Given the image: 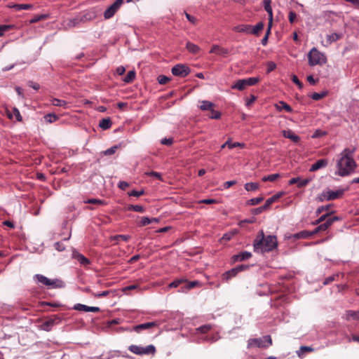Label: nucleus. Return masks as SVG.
Listing matches in <instances>:
<instances>
[{
    "instance_id": "32",
    "label": "nucleus",
    "mask_w": 359,
    "mask_h": 359,
    "mask_svg": "<svg viewBox=\"0 0 359 359\" xmlns=\"http://www.w3.org/2000/svg\"><path fill=\"white\" fill-rule=\"evenodd\" d=\"M271 0H264V9L269 14V17H270L271 20L273 19V11L272 8L271 6Z\"/></svg>"
},
{
    "instance_id": "60",
    "label": "nucleus",
    "mask_w": 359,
    "mask_h": 359,
    "mask_svg": "<svg viewBox=\"0 0 359 359\" xmlns=\"http://www.w3.org/2000/svg\"><path fill=\"white\" fill-rule=\"evenodd\" d=\"M162 144L164 145H171L173 143V139L172 138H163L161 141Z\"/></svg>"
},
{
    "instance_id": "54",
    "label": "nucleus",
    "mask_w": 359,
    "mask_h": 359,
    "mask_svg": "<svg viewBox=\"0 0 359 359\" xmlns=\"http://www.w3.org/2000/svg\"><path fill=\"white\" fill-rule=\"evenodd\" d=\"M276 68V65L273 62H267V73H269L273 71Z\"/></svg>"
},
{
    "instance_id": "22",
    "label": "nucleus",
    "mask_w": 359,
    "mask_h": 359,
    "mask_svg": "<svg viewBox=\"0 0 359 359\" xmlns=\"http://www.w3.org/2000/svg\"><path fill=\"white\" fill-rule=\"evenodd\" d=\"M247 87L246 81L245 79H239L236 81L234 84L231 86L233 89H237L239 90H243Z\"/></svg>"
},
{
    "instance_id": "6",
    "label": "nucleus",
    "mask_w": 359,
    "mask_h": 359,
    "mask_svg": "<svg viewBox=\"0 0 359 359\" xmlns=\"http://www.w3.org/2000/svg\"><path fill=\"white\" fill-rule=\"evenodd\" d=\"M35 278L38 282L52 288H61L64 287V283L58 279L51 280L41 274H36Z\"/></svg>"
},
{
    "instance_id": "28",
    "label": "nucleus",
    "mask_w": 359,
    "mask_h": 359,
    "mask_svg": "<svg viewBox=\"0 0 359 359\" xmlns=\"http://www.w3.org/2000/svg\"><path fill=\"white\" fill-rule=\"evenodd\" d=\"M9 8H12L15 9L16 11H20V10H29L32 8L33 6L32 4H13L9 5Z\"/></svg>"
},
{
    "instance_id": "38",
    "label": "nucleus",
    "mask_w": 359,
    "mask_h": 359,
    "mask_svg": "<svg viewBox=\"0 0 359 359\" xmlns=\"http://www.w3.org/2000/svg\"><path fill=\"white\" fill-rule=\"evenodd\" d=\"M279 177H280V175L279 174H272V175H267V176H264L262 178V181L263 182H267V181L274 182L277 179H278Z\"/></svg>"
},
{
    "instance_id": "44",
    "label": "nucleus",
    "mask_w": 359,
    "mask_h": 359,
    "mask_svg": "<svg viewBox=\"0 0 359 359\" xmlns=\"http://www.w3.org/2000/svg\"><path fill=\"white\" fill-rule=\"evenodd\" d=\"M245 80L246 81L247 86H249L257 84L259 82V79L258 77H250L245 79Z\"/></svg>"
},
{
    "instance_id": "4",
    "label": "nucleus",
    "mask_w": 359,
    "mask_h": 359,
    "mask_svg": "<svg viewBox=\"0 0 359 359\" xmlns=\"http://www.w3.org/2000/svg\"><path fill=\"white\" fill-rule=\"evenodd\" d=\"M198 285H200V283L197 280L189 282L186 279L181 278L175 280L169 284L168 287L174 288L181 286L180 292H187Z\"/></svg>"
},
{
    "instance_id": "40",
    "label": "nucleus",
    "mask_w": 359,
    "mask_h": 359,
    "mask_svg": "<svg viewBox=\"0 0 359 359\" xmlns=\"http://www.w3.org/2000/svg\"><path fill=\"white\" fill-rule=\"evenodd\" d=\"M209 117L212 119H219L221 117V113L218 111L214 109V107L212 108L210 111Z\"/></svg>"
},
{
    "instance_id": "26",
    "label": "nucleus",
    "mask_w": 359,
    "mask_h": 359,
    "mask_svg": "<svg viewBox=\"0 0 359 359\" xmlns=\"http://www.w3.org/2000/svg\"><path fill=\"white\" fill-rule=\"evenodd\" d=\"M186 48L189 52L194 54H197L200 51V47L191 42H187Z\"/></svg>"
},
{
    "instance_id": "42",
    "label": "nucleus",
    "mask_w": 359,
    "mask_h": 359,
    "mask_svg": "<svg viewBox=\"0 0 359 359\" xmlns=\"http://www.w3.org/2000/svg\"><path fill=\"white\" fill-rule=\"evenodd\" d=\"M13 25H0V36H3L6 32H8L13 28Z\"/></svg>"
},
{
    "instance_id": "34",
    "label": "nucleus",
    "mask_w": 359,
    "mask_h": 359,
    "mask_svg": "<svg viewBox=\"0 0 359 359\" xmlns=\"http://www.w3.org/2000/svg\"><path fill=\"white\" fill-rule=\"evenodd\" d=\"M346 318L347 320H350L351 318L353 320H359V311H346Z\"/></svg>"
},
{
    "instance_id": "39",
    "label": "nucleus",
    "mask_w": 359,
    "mask_h": 359,
    "mask_svg": "<svg viewBox=\"0 0 359 359\" xmlns=\"http://www.w3.org/2000/svg\"><path fill=\"white\" fill-rule=\"evenodd\" d=\"M337 220H339V218L337 216L329 217L326 219L323 224L325 226L326 229H327L335 221Z\"/></svg>"
},
{
    "instance_id": "11",
    "label": "nucleus",
    "mask_w": 359,
    "mask_h": 359,
    "mask_svg": "<svg viewBox=\"0 0 359 359\" xmlns=\"http://www.w3.org/2000/svg\"><path fill=\"white\" fill-rule=\"evenodd\" d=\"M73 309L79 311H85V312H93L97 313L100 311L99 307L97 306H88L81 304H76L74 306Z\"/></svg>"
},
{
    "instance_id": "33",
    "label": "nucleus",
    "mask_w": 359,
    "mask_h": 359,
    "mask_svg": "<svg viewBox=\"0 0 359 359\" xmlns=\"http://www.w3.org/2000/svg\"><path fill=\"white\" fill-rule=\"evenodd\" d=\"M264 28V23L262 22H258L255 27L251 25V34L258 35L259 32Z\"/></svg>"
},
{
    "instance_id": "57",
    "label": "nucleus",
    "mask_w": 359,
    "mask_h": 359,
    "mask_svg": "<svg viewBox=\"0 0 359 359\" xmlns=\"http://www.w3.org/2000/svg\"><path fill=\"white\" fill-rule=\"evenodd\" d=\"M117 148L118 147L116 146L112 147L107 149L106 151H104V154L106 156L111 155L116 152Z\"/></svg>"
},
{
    "instance_id": "47",
    "label": "nucleus",
    "mask_w": 359,
    "mask_h": 359,
    "mask_svg": "<svg viewBox=\"0 0 359 359\" xmlns=\"http://www.w3.org/2000/svg\"><path fill=\"white\" fill-rule=\"evenodd\" d=\"M157 80L160 84L164 85L166 84L170 79L165 75H160L158 76Z\"/></svg>"
},
{
    "instance_id": "31",
    "label": "nucleus",
    "mask_w": 359,
    "mask_h": 359,
    "mask_svg": "<svg viewBox=\"0 0 359 359\" xmlns=\"http://www.w3.org/2000/svg\"><path fill=\"white\" fill-rule=\"evenodd\" d=\"M99 126L103 130H107L111 126L110 118H103L100 121Z\"/></svg>"
},
{
    "instance_id": "13",
    "label": "nucleus",
    "mask_w": 359,
    "mask_h": 359,
    "mask_svg": "<svg viewBox=\"0 0 359 359\" xmlns=\"http://www.w3.org/2000/svg\"><path fill=\"white\" fill-rule=\"evenodd\" d=\"M310 181L311 180L308 178L301 180L299 177H294L290 180L289 184L292 185L294 184H297L298 188H302L306 187L310 182Z\"/></svg>"
},
{
    "instance_id": "48",
    "label": "nucleus",
    "mask_w": 359,
    "mask_h": 359,
    "mask_svg": "<svg viewBox=\"0 0 359 359\" xmlns=\"http://www.w3.org/2000/svg\"><path fill=\"white\" fill-rule=\"evenodd\" d=\"M327 132L322 130H316L314 133L312 135V138H318L323 136L326 135Z\"/></svg>"
},
{
    "instance_id": "16",
    "label": "nucleus",
    "mask_w": 359,
    "mask_h": 359,
    "mask_svg": "<svg viewBox=\"0 0 359 359\" xmlns=\"http://www.w3.org/2000/svg\"><path fill=\"white\" fill-rule=\"evenodd\" d=\"M72 255L73 257L76 259L82 266H86L90 264V260L88 258H86L83 255L77 252H74Z\"/></svg>"
},
{
    "instance_id": "62",
    "label": "nucleus",
    "mask_w": 359,
    "mask_h": 359,
    "mask_svg": "<svg viewBox=\"0 0 359 359\" xmlns=\"http://www.w3.org/2000/svg\"><path fill=\"white\" fill-rule=\"evenodd\" d=\"M118 187L122 190H126L129 187V184L125 181H120Z\"/></svg>"
},
{
    "instance_id": "23",
    "label": "nucleus",
    "mask_w": 359,
    "mask_h": 359,
    "mask_svg": "<svg viewBox=\"0 0 359 359\" xmlns=\"http://www.w3.org/2000/svg\"><path fill=\"white\" fill-rule=\"evenodd\" d=\"M276 108L278 111L284 109L286 111L290 112V113L292 111V107L283 101H280L278 104H276Z\"/></svg>"
},
{
    "instance_id": "53",
    "label": "nucleus",
    "mask_w": 359,
    "mask_h": 359,
    "mask_svg": "<svg viewBox=\"0 0 359 359\" xmlns=\"http://www.w3.org/2000/svg\"><path fill=\"white\" fill-rule=\"evenodd\" d=\"M339 277V275H332L330 276L325 279V281L323 282L324 285H328L335 280L336 278Z\"/></svg>"
},
{
    "instance_id": "35",
    "label": "nucleus",
    "mask_w": 359,
    "mask_h": 359,
    "mask_svg": "<svg viewBox=\"0 0 359 359\" xmlns=\"http://www.w3.org/2000/svg\"><path fill=\"white\" fill-rule=\"evenodd\" d=\"M135 71H129L123 80L125 83H130L135 79Z\"/></svg>"
},
{
    "instance_id": "27",
    "label": "nucleus",
    "mask_w": 359,
    "mask_h": 359,
    "mask_svg": "<svg viewBox=\"0 0 359 359\" xmlns=\"http://www.w3.org/2000/svg\"><path fill=\"white\" fill-rule=\"evenodd\" d=\"M244 144L239 142L231 143L230 140H228L224 144L221 146V149H224L227 147L229 149H231L237 147H243Z\"/></svg>"
},
{
    "instance_id": "25",
    "label": "nucleus",
    "mask_w": 359,
    "mask_h": 359,
    "mask_svg": "<svg viewBox=\"0 0 359 359\" xmlns=\"http://www.w3.org/2000/svg\"><path fill=\"white\" fill-rule=\"evenodd\" d=\"M238 271L236 268H233L223 274V278L228 281L231 278L235 277L238 274Z\"/></svg>"
},
{
    "instance_id": "21",
    "label": "nucleus",
    "mask_w": 359,
    "mask_h": 359,
    "mask_svg": "<svg viewBox=\"0 0 359 359\" xmlns=\"http://www.w3.org/2000/svg\"><path fill=\"white\" fill-rule=\"evenodd\" d=\"M233 30L236 32L251 34V25H239L233 28Z\"/></svg>"
},
{
    "instance_id": "14",
    "label": "nucleus",
    "mask_w": 359,
    "mask_h": 359,
    "mask_svg": "<svg viewBox=\"0 0 359 359\" xmlns=\"http://www.w3.org/2000/svg\"><path fill=\"white\" fill-rule=\"evenodd\" d=\"M328 161L325 158H322L317 161L313 163L309 169L310 172H315L320 168H325L327 165Z\"/></svg>"
},
{
    "instance_id": "52",
    "label": "nucleus",
    "mask_w": 359,
    "mask_h": 359,
    "mask_svg": "<svg viewBox=\"0 0 359 359\" xmlns=\"http://www.w3.org/2000/svg\"><path fill=\"white\" fill-rule=\"evenodd\" d=\"M292 81L297 85V86L299 87V89H302L303 88V83L299 81V79H298V77L296 76V75H292Z\"/></svg>"
},
{
    "instance_id": "29",
    "label": "nucleus",
    "mask_w": 359,
    "mask_h": 359,
    "mask_svg": "<svg viewBox=\"0 0 359 359\" xmlns=\"http://www.w3.org/2000/svg\"><path fill=\"white\" fill-rule=\"evenodd\" d=\"M50 102L53 106L62 107L63 108H67V102L63 100H60L57 98H52L50 100Z\"/></svg>"
},
{
    "instance_id": "3",
    "label": "nucleus",
    "mask_w": 359,
    "mask_h": 359,
    "mask_svg": "<svg viewBox=\"0 0 359 359\" xmlns=\"http://www.w3.org/2000/svg\"><path fill=\"white\" fill-rule=\"evenodd\" d=\"M308 60L310 66L321 65L327 62L326 56L316 48H313L308 53Z\"/></svg>"
},
{
    "instance_id": "45",
    "label": "nucleus",
    "mask_w": 359,
    "mask_h": 359,
    "mask_svg": "<svg viewBox=\"0 0 359 359\" xmlns=\"http://www.w3.org/2000/svg\"><path fill=\"white\" fill-rule=\"evenodd\" d=\"M263 200V197L253 198L248 201V204L250 205H256L260 203Z\"/></svg>"
},
{
    "instance_id": "9",
    "label": "nucleus",
    "mask_w": 359,
    "mask_h": 359,
    "mask_svg": "<svg viewBox=\"0 0 359 359\" xmlns=\"http://www.w3.org/2000/svg\"><path fill=\"white\" fill-rule=\"evenodd\" d=\"M124 0H116L104 13V18L109 19L112 18L120 8Z\"/></svg>"
},
{
    "instance_id": "12",
    "label": "nucleus",
    "mask_w": 359,
    "mask_h": 359,
    "mask_svg": "<svg viewBox=\"0 0 359 359\" xmlns=\"http://www.w3.org/2000/svg\"><path fill=\"white\" fill-rule=\"evenodd\" d=\"M210 53L226 57L229 52L226 48H222L218 45H213L210 50Z\"/></svg>"
},
{
    "instance_id": "7",
    "label": "nucleus",
    "mask_w": 359,
    "mask_h": 359,
    "mask_svg": "<svg viewBox=\"0 0 359 359\" xmlns=\"http://www.w3.org/2000/svg\"><path fill=\"white\" fill-rule=\"evenodd\" d=\"M128 350L136 355H149L154 354L156 352L155 346L149 345L146 347H142L137 345H130Z\"/></svg>"
},
{
    "instance_id": "55",
    "label": "nucleus",
    "mask_w": 359,
    "mask_h": 359,
    "mask_svg": "<svg viewBox=\"0 0 359 359\" xmlns=\"http://www.w3.org/2000/svg\"><path fill=\"white\" fill-rule=\"evenodd\" d=\"M55 250H57L59 252H62L65 250V247L64 244L62 242H56L54 245Z\"/></svg>"
},
{
    "instance_id": "49",
    "label": "nucleus",
    "mask_w": 359,
    "mask_h": 359,
    "mask_svg": "<svg viewBox=\"0 0 359 359\" xmlns=\"http://www.w3.org/2000/svg\"><path fill=\"white\" fill-rule=\"evenodd\" d=\"M13 114L18 121L21 122L22 121V117L17 108L14 107L13 109Z\"/></svg>"
},
{
    "instance_id": "1",
    "label": "nucleus",
    "mask_w": 359,
    "mask_h": 359,
    "mask_svg": "<svg viewBox=\"0 0 359 359\" xmlns=\"http://www.w3.org/2000/svg\"><path fill=\"white\" fill-rule=\"evenodd\" d=\"M355 148H346L339 155L336 175L345 177L354 172L357 164L353 159Z\"/></svg>"
},
{
    "instance_id": "56",
    "label": "nucleus",
    "mask_w": 359,
    "mask_h": 359,
    "mask_svg": "<svg viewBox=\"0 0 359 359\" xmlns=\"http://www.w3.org/2000/svg\"><path fill=\"white\" fill-rule=\"evenodd\" d=\"M144 191L143 190H141V191H135V190H133L131 192H130L128 194L129 196H135V197H139L140 196H142L144 194Z\"/></svg>"
},
{
    "instance_id": "37",
    "label": "nucleus",
    "mask_w": 359,
    "mask_h": 359,
    "mask_svg": "<svg viewBox=\"0 0 359 359\" xmlns=\"http://www.w3.org/2000/svg\"><path fill=\"white\" fill-rule=\"evenodd\" d=\"M86 203L88 204H94V205H106V203L104 201L97 199V198H90L85 201Z\"/></svg>"
},
{
    "instance_id": "61",
    "label": "nucleus",
    "mask_w": 359,
    "mask_h": 359,
    "mask_svg": "<svg viewBox=\"0 0 359 359\" xmlns=\"http://www.w3.org/2000/svg\"><path fill=\"white\" fill-rule=\"evenodd\" d=\"M199 203H203V204L210 205V204L216 203L217 201L215 200V199L208 198V199L201 200Z\"/></svg>"
},
{
    "instance_id": "19",
    "label": "nucleus",
    "mask_w": 359,
    "mask_h": 359,
    "mask_svg": "<svg viewBox=\"0 0 359 359\" xmlns=\"http://www.w3.org/2000/svg\"><path fill=\"white\" fill-rule=\"evenodd\" d=\"M282 133L284 137L290 139L293 142L297 143L300 140L299 137L291 130H283Z\"/></svg>"
},
{
    "instance_id": "18",
    "label": "nucleus",
    "mask_w": 359,
    "mask_h": 359,
    "mask_svg": "<svg viewBox=\"0 0 359 359\" xmlns=\"http://www.w3.org/2000/svg\"><path fill=\"white\" fill-rule=\"evenodd\" d=\"M215 104L208 101V100H201L198 101V107L202 111H210L212 107H215Z\"/></svg>"
},
{
    "instance_id": "46",
    "label": "nucleus",
    "mask_w": 359,
    "mask_h": 359,
    "mask_svg": "<svg viewBox=\"0 0 359 359\" xmlns=\"http://www.w3.org/2000/svg\"><path fill=\"white\" fill-rule=\"evenodd\" d=\"M212 329V325H202L196 329L198 332H200L201 333H207L208 331H210Z\"/></svg>"
},
{
    "instance_id": "30",
    "label": "nucleus",
    "mask_w": 359,
    "mask_h": 359,
    "mask_svg": "<svg viewBox=\"0 0 359 359\" xmlns=\"http://www.w3.org/2000/svg\"><path fill=\"white\" fill-rule=\"evenodd\" d=\"M48 16L49 15L48 14L36 15L34 16L33 18H32L29 20V24H34V23L38 22L39 21L46 20L48 18Z\"/></svg>"
},
{
    "instance_id": "51",
    "label": "nucleus",
    "mask_w": 359,
    "mask_h": 359,
    "mask_svg": "<svg viewBox=\"0 0 359 359\" xmlns=\"http://www.w3.org/2000/svg\"><path fill=\"white\" fill-rule=\"evenodd\" d=\"M327 229L325 228V226L323 223L318 225L314 230H313V233L315 235L318 233L319 232L325 231Z\"/></svg>"
},
{
    "instance_id": "64",
    "label": "nucleus",
    "mask_w": 359,
    "mask_h": 359,
    "mask_svg": "<svg viewBox=\"0 0 359 359\" xmlns=\"http://www.w3.org/2000/svg\"><path fill=\"white\" fill-rule=\"evenodd\" d=\"M185 16L187 19L192 24L196 23V19L194 16L191 15L190 14L185 13Z\"/></svg>"
},
{
    "instance_id": "59",
    "label": "nucleus",
    "mask_w": 359,
    "mask_h": 359,
    "mask_svg": "<svg viewBox=\"0 0 359 359\" xmlns=\"http://www.w3.org/2000/svg\"><path fill=\"white\" fill-rule=\"evenodd\" d=\"M130 236L128 235H116L114 236L115 240H122L123 241H128L130 239Z\"/></svg>"
},
{
    "instance_id": "2",
    "label": "nucleus",
    "mask_w": 359,
    "mask_h": 359,
    "mask_svg": "<svg viewBox=\"0 0 359 359\" xmlns=\"http://www.w3.org/2000/svg\"><path fill=\"white\" fill-rule=\"evenodd\" d=\"M278 248V240L276 236H265L263 230L258 232L253 242L255 252L264 254L269 252Z\"/></svg>"
},
{
    "instance_id": "63",
    "label": "nucleus",
    "mask_w": 359,
    "mask_h": 359,
    "mask_svg": "<svg viewBox=\"0 0 359 359\" xmlns=\"http://www.w3.org/2000/svg\"><path fill=\"white\" fill-rule=\"evenodd\" d=\"M110 293L109 290H105L100 293L93 294V296L95 297L101 298L104 297H107Z\"/></svg>"
},
{
    "instance_id": "10",
    "label": "nucleus",
    "mask_w": 359,
    "mask_h": 359,
    "mask_svg": "<svg viewBox=\"0 0 359 359\" xmlns=\"http://www.w3.org/2000/svg\"><path fill=\"white\" fill-rule=\"evenodd\" d=\"M347 189H346V190ZM345 191L346 189H339L336 191H327L326 193L323 194V196L326 198V199L328 201H332L341 198L344 194Z\"/></svg>"
},
{
    "instance_id": "20",
    "label": "nucleus",
    "mask_w": 359,
    "mask_h": 359,
    "mask_svg": "<svg viewBox=\"0 0 359 359\" xmlns=\"http://www.w3.org/2000/svg\"><path fill=\"white\" fill-rule=\"evenodd\" d=\"M343 36L344 35L342 33H338V32L332 33L330 34L327 35L326 42H327V45H330L332 43L341 39L343 37Z\"/></svg>"
},
{
    "instance_id": "58",
    "label": "nucleus",
    "mask_w": 359,
    "mask_h": 359,
    "mask_svg": "<svg viewBox=\"0 0 359 359\" xmlns=\"http://www.w3.org/2000/svg\"><path fill=\"white\" fill-rule=\"evenodd\" d=\"M288 18L290 23H294L297 18L296 13L294 11H290Z\"/></svg>"
},
{
    "instance_id": "5",
    "label": "nucleus",
    "mask_w": 359,
    "mask_h": 359,
    "mask_svg": "<svg viewBox=\"0 0 359 359\" xmlns=\"http://www.w3.org/2000/svg\"><path fill=\"white\" fill-rule=\"evenodd\" d=\"M272 345V339L269 335L264 336L262 338L250 339L248 341V348H268Z\"/></svg>"
},
{
    "instance_id": "24",
    "label": "nucleus",
    "mask_w": 359,
    "mask_h": 359,
    "mask_svg": "<svg viewBox=\"0 0 359 359\" xmlns=\"http://www.w3.org/2000/svg\"><path fill=\"white\" fill-rule=\"evenodd\" d=\"M313 231H302L294 235L296 238H308L313 236Z\"/></svg>"
},
{
    "instance_id": "8",
    "label": "nucleus",
    "mask_w": 359,
    "mask_h": 359,
    "mask_svg": "<svg viewBox=\"0 0 359 359\" xmlns=\"http://www.w3.org/2000/svg\"><path fill=\"white\" fill-rule=\"evenodd\" d=\"M172 74L176 76L185 77L191 72L189 67L183 64H177L171 69Z\"/></svg>"
},
{
    "instance_id": "17",
    "label": "nucleus",
    "mask_w": 359,
    "mask_h": 359,
    "mask_svg": "<svg viewBox=\"0 0 359 359\" xmlns=\"http://www.w3.org/2000/svg\"><path fill=\"white\" fill-rule=\"evenodd\" d=\"M155 326H156V323L155 322H149L135 326L133 327V330L137 332H140L142 330L150 329Z\"/></svg>"
},
{
    "instance_id": "50",
    "label": "nucleus",
    "mask_w": 359,
    "mask_h": 359,
    "mask_svg": "<svg viewBox=\"0 0 359 359\" xmlns=\"http://www.w3.org/2000/svg\"><path fill=\"white\" fill-rule=\"evenodd\" d=\"M325 96H326V93H314L311 95V98L314 100H320Z\"/></svg>"
},
{
    "instance_id": "15",
    "label": "nucleus",
    "mask_w": 359,
    "mask_h": 359,
    "mask_svg": "<svg viewBox=\"0 0 359 359\" xmlns=\"http://www.w3.org/2000/svg\"><path fill=\"white\" fill-rule=\"evenodd\" d=\"M251 257H252L251 252L245 251V252H242L239 254L234 255L232 257V260L233 262H242V261L250 259Z\"/></svg>"
},
{
    "instance_id": "41",
    "label": "nucleus",
    "mask_w": 359,
    "mask_h": 359,
    "mask_svg": "<svg viewBox=\"0 0 359 359\" xmlns=\"http://www.w3.org/2000/svg\"><path fill=\"white\" fill-rule=\"evenodd\" d=\"M45 120L48 123H53L58 120L59 117L54 114H48L44 116Z\"/></svg>"
},
{
    "instance_id": "36",
    "label": "nucleus",
    "mask_w": 359,
    "mask_h": 359,
    "mask_svg": "<svg viewBox=\"0 0 359 359\" xmlns=\"http://www.w3.org/2000/svg\"><path fill=\"white\" fill-rule=\"evenodd\" d=\"M259 188V184L256 182H248L245 184V189L246 191H256Z\"/></svg>"
},
{
    "instance_id": "43",
    "label": "nucleus",
    "mask_w": 359,
    "mask_h": 359,
    "mask_svg": "<svg viewBox=\"0 0 359 359\" xmlns=\"http://www.w3.org/2000/svg\"><path fill=\"white\" fill-rule=\"evenodd\" d=\"M151 223V219L148 217H141L140 222H138V225L140 226H144Z\"/></svg>"
}]
</instances>
